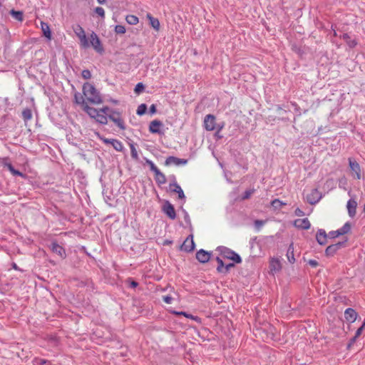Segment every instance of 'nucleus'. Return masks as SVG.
<instances>
[{
  "instance_id": "f257e3e1",
  "label": "nucleus",
  "mask_w": 365,
  "mask_h": 365,
  "mask_svg": "<svg viewBox=\"0 0 365 365\" xmlns=\"http://www.w3.org/2000/svg\"><path fill=\"white\" fill-rule=\"evenodd\" d=\"M75 102L81 106L82 109L96 122L106 125L108 123V115L112 111L108 106H104L101 109H96L87 105L83 98L81 96L80 93H76L74 95Z\"/></svg>"
},
{
  "instance_id": "f03ea898",
  "label": "nucleus",
  "mask_w": 365,
  "mask_h": 365,
  "mask_svg": "<svg viewBox=\"0 0 365 365\" xmlns=\"http://www.w3.org/2000/svg\"><path fill=\"white\" fill-rule=\"evenodd\" d=\"M81 96L83 98L85 102L88 103L99 105L103 103V98L100 92L95 88V86L87 82L83 86V95Z\"/></svg>"
},
{
  "instance_id": "7ed1b4c3",
  "label": "nucleus",
  "mask_w": 365,
  "mask_h": 365,
  "mask_svg": "<svg viewBox=\"0 0 365 365\" xmlns=\"http://www.w3.org/2000/svg\"><path fill=\"white\" fill-rule=\"evenodd\" d=\"M204 127L205 130L208 131H212L217 129V132H220L224 128V123H222V125H217L216 123L215 116L212 114H208L206 115L204 118Z\"/></svg>"
},
{
  "instance_id": "20e7f679",
  "label": "nucleus",
  "mask_w": 365,
  "mask_h": 365,
  "mask_svg": "<svg viewBox=\"0 0 365 365\" xmlns=\"http://www.w3.org/2000/svg\"><path fill=\"white\" fill-rule=\"evenodd\" d=\"M74 32L80 41L81 47H82L83 48H88L89 42L87 39V37H86V33H85V31L83 30V29L81 26L78 25L74 29Z\"/></svg>"
},
{
  "instance_id": "39448f33",
  "label": "nucleus",
  "mask_w": 365,
  "mask_h": 365,
  "mask_svg": "<svg viewBox=\"0 0 365 365\" xmlns=\"http://www.w3.org/2000/svg\"><path fill=\"white\" fill-rule=\"evenodd\" d=\"M91 46L93 49L99 53H102L104 51V48L101 44L100 38L93 31L90 34L89 46Z\"/></svg>"
},
{
  "instance_id": "423d86ee",
  "label": "nucleus",
  "mask_w": 365,
  "mask_h": 365,
  "mask_svg": "<svg viewBox=\"0 0 365 365\" xmlns=\"http://www.w3.org/2000/svg\"><path fill=\"white\" fill-rule=\"evenodd\" d=\"M346 241L347 240L328 246L325 250V255L327 257H333L339 250L345 247Z\"/></svg>"
},
{
  "instance_id": "0eeeda50",
  "label": "nucleus",
  "mask_w": 365,
  "mask_h": 365,
  "mask_svg": "<svg viewBox=\"0 0 365 365\" xmlns=\"http://www.w3.org/2000/svg\"><path fill=\"white\" fill-rule=\"evenodd\" d=\"M108 118L111 120L119 128L125 130V123L120 117V113L119 112L112 110L110 113L108 115Z\"/></svg>"
},
{
  "instance_id": "6e6552de",
  "label": "nucleus",
  "mask_w": 365,
  "mask_h": 365,
  "mask_svg": "<svg viewBox=\"0 0 365 365\" xmlns=\"http://www.w3.org/2000/svg\"><path fill=\"white\" fill-rule=\"evenodd\" d=\"M321 198L322 194L317 189H312L306 196L307 202L311 205L318 202Z\"/></svg>"
},
{
  "instance_id": "1a4fd4ad",
  "label": "nucleus",
  "mask_w": 365,
  "mask_h": 365,
  "mask_svg": "<svg viewBox=\"0 0 365 365\" xmlns=\"http://www.w3.org/2000/svg\"><path fill=\"white\" fill-rule=\"evenodd\" d=\"M181 250L185 252H192L195 250V242L192 235H189L181 245Z\"/></svg>"
},
{
  "instance_id": "9d476101",
  "label": "nucleus",
  "mask_w": 365,
  "mask_h": 365,
  "mask_svg": "<svg viewBox=\"0 0 365 365\" xmlns=\"http://www.w3.org/2000/svg\"><path fill=\"white\" fill-rule=\"evenodd\" d=\"M349 165L351 170L354 173V178L357 180L361 179V168L359 164L356 160L349 158Z\"/></svg>"
},
{
  "instance_id": "9b49d317",
  "label": "nucleus",
  "mask_w": 365,
  "mask_h": 365,
  "mask_svg": "<svg viewBox=\"0 0 365 365\" xmlns=\"http://www.w3.org/2000/svg\"><path fill=\"white\" fill-rule=\"evenodd\" d=\"M357 317V312L352 308H347L344 312L345 319L350 323L354 322Z\"/></svg>"
},
{
  "instance_id": "f8f14e48",
  "label": "nucleus",
  "mask_w": 365,
  "mask_h": 365,
  "mask_svg": "<svg viewBox=\"0 0 365 365\" xmlns=\"http://www.w3.org/2000/svg\"><path fill=\"white\" fill-rule=\"evenodd\" d=\"M187 163V160L185 159H180L174 156H170L167 158L165 160V165H185Z\"/></svg>"
},
{
  "instance_id": "ddd939ff",
  "label": "nucleus",
  "mask_w": 365,
  "mask_h": 365,
  "mask_svg": "<svg viewBox=\"0 0 365 365\" xmlns=\"http://www.w3.org/2000/svg\"><path fill=\"white\" fill-rule=\"evenodd\" d=\"M328 235L325 230L319 229L316 235V240L320 245H324L327 243Z\"/></svg>"
},
{
  "instance_id": "4468645a",
  "label": "nucleus",
  "mask_w": 365,
  "mask_h": 365,
  "mask_svg": "<svg viewBox=\"0 0 365 365\" xmlns=\"http://www.w3.org/2000/svg\"><path fill=\"white\" fill-rule=\"evenodd\" d=\"M223 255L225 257H226L229 259H231L236 263H240L242 262V259H241L240 256L232 250H225L223 252Z\"/></svg>"
},
{
  "instance_id": "2eb2a0df",
  "label": "nucleus",
  "mask_w": 365,
  "mask_h": 365,
  "mask_svg": "<svg viewBox=\"0 0 365 365\" xmlns=\"http://www.w3.org/2000/svg\"><path fill=\"white\" fill-rule=\"evenodd\" d=\"M356 207H357V202L354 199H350L347 202L346 207L348 210L349 215L351 217H354L356 215Z\"/></svg>"
},
{
  "instance_id": "dca6fc26",
  "label": "nucleus",
  "mask_w": 365,
  "mask_h": 365,
  "mask_svg": "<svg viewBox=\"0 0 365 365\" xmlns=\"http://www.w3.org/2000/svg\"><path fill=\"white\" fill-rule=\"evenodd\" d=\"M169 187H170L171 192L178 194L179 199H180V200L185 199V196L184 192L182 190L181 187L178 183H176V182L170 183Z\"/></svg>"
},
{
  "instance_id": "f3484780",
  "label": "nucleus",
  "mask_w": 365,
  "mask_h": 365,
  "mask_svg": "<svg viewBox=\"0 0 365 365\" xmlns=\"http://www.w3.org/2000/svg\"><path fill=\"white\" fill-rule=\"evenodd\" d=\"M163 126L161 121L154 120L150 122L149 125V131L151 133H160V128Z\"/></svg>"
},
{
  "instance_id": "a211bd4d",
  "label": "nucleus",
  "mask_w": 365,
  "mask_h": 365,
  "mask_svg": "<svg viewBox=\"0 0 365 365\" xmlns=\"http://www.w3.org/2000/svg\"><path fill=\"white\" fill-rule=\"evenodd\" d=\"M197 259L201 263L207 262L210 258V254L204 250H200L196 253Z\"/></svg>"
},
{
  "instance_id": "6ab92c4d",
  "label": "nucleus",
  "mask_w": 365,
  "mask_h": 365,
  "mask_svg": "<svg viewBox=\"0 0 365 365\" xmlns=\"http://www.w3.org/2000/svg\"><path fill=\"white\" fill-rule=\"evenodd\" d=\"M164 212L172 220L176 217V213L174 207L168 202L163 207Z\"/></svg>"
},
{
  "instance_id": "aec40b11",
  "label": "nucleus",
  "mask_w": 365,
  "mask_h": 365,
  "mask_svg": "<svg viewBox=\"0 0 365 365\" xmlns=\"http://www.w3.org/2000/svg\"><path fill=\"white\" fill-rule=\"evenodd\" d=\"M51 250L62 258L66 257L64 249L55 242L51 244Z\"/></svg>"
},
{
  "instance_id": "412c9836",
  "label": "nucleus",
  "mask_w": 365,
  "mask_h": 365,
  "mask_svg": "<svg viewBox=\"0 0 365 365\" xmlns=\"http://www.w3.org/2000/svg\"><path fill=\"white\" fill-rule=\"evenodd\" d=\"M269 268H270V271L272 273L279 272L282 268L280 261L277 258L271 259V260L269 262Z\"/></svg>"
},
{
  "instance_id": "4be33fe9",
  "label": "nucleus",
  "mask_w": 365,
  "mask_h": 365,
  "mask_svg": "<svg viewBox=\"0 0 365 365\" xmlns=\"http://www.w3.org/2000/svg\"><path fill=\"white\" fill-rule=\"evenodd\" d=\"M146 17L149 20L150 26L155 31H158L160 26L159 20L156 18H154L150 14H147Z\"/></svg>"
},
{
  "instance_id": "5701e85b",
  "label": "nucleus",
  "mask_w": 365,
  "mask_h": 365,
  "mask_svg": "<svg viewBox=\"0 0 365 365\" xmlns=\"http://www.w3.org/2000/svg\"><path fill=\"white\" fill-rule=\"evenodd\" d=\"M41 30L43 33V35L48 39L50 40L51 38V32L50 27H49L48 24L46 23H44L43 21H41Z\"/></svg>"
},
{
  "instance_id": "b1692460",
  "label": "nucleus",
  "mask_w": 365,
  "mask_h": 365,
  "mask_svg": "<svg viewBox=\"0 0 365 365\" xmlns=\"http://www.w3.org/2000/svg\"><path fill=\"white\" fill-rule=\"evenodd\" d=\"M311 224L307 218L298 219V229L308 230L310 228Z\"/></svg>"
},
{
  "instance_id": "393cba45",
  "label": "nucleus",
  "mask_w": 365,
  "mask_h": 365,
  "mask_svg": "<svg viewBox=\"0 0 365 365\" xmlns=\"http://www.w3.org/2000/svg\"><path fill=\"white\" fill-rule=\"evenodd\" d=\"M287 257L289 260V262L292 264L294 263L295 258H294V245L292 243L287 250Z\"/></svg>"
},
{
  "instance_id": "a878e982",
  "label": "nucleus",
  "mask_w": 365,
  "mask_h": 365,
  "mask_svg": "<svg viewBox=\"0 0 365 365\" xmlns=\"http://www.w3.org/2000/svg\"><path fill=\"white\" fill-rule=\"evenodd\" d=\"M155 180L158 184H165L166 182V177L160 170L155 173Z\"/></svg>"
},
{
  "instance_id": "bb28decb",
  "label": "nucleus",
  "mask_w": 365,
  "mask_h": 365,
  "mask_svg": "<svg viewBox=\"0 0 365 365\" xmlns=\"http://www.w3.org/2000/svg\"><path fill=\"white\" fill-rule=\"evenodd\" d=\"M4 166L8 168V170L13 175H18L24 178L25 175L21 173L20 171L14 169L11 163H5Z\"/></svg>"
},
{
  "instance_id": "cd10ccee",
  "label": "nucleus",
  "mask_w": 365,
  "mask_h": 365,
  "mask_svg": "<svg viewBox=\"0 0 365 365\" xmlns=\"http://www.w3.org/2000/svg\"><path fill=\"white\" fill-rule=\"evenodd\" d=\"M341 38L346 42V43L350 48H354L357 44L355 40H351V38L348 34H344L341 36Z\"/></svg>"
},
{
  "instance_id": "c85d7f7f",
  "label": "nucleus",
  "mask_w": 365,
  "mask_h": 365,
  "mask_svg": "<svg viewBox=\"0 0 365 365\" xmlns=\"http://www.w3.org/2000/svg\"><path fill=\"white\" fill-rule=\"evenodd\" d=\"M110 144L113 147V148L117 151H122L123 149V143L116 139H111Z\"/></svg>"
},
{
  "instance_id": "c756f323",
  "label": "nucleus",
  "mask_w": 365,
  "mask_h": 365,
  "mask_svg": "<svg viewBox=\"0 0 365 365\" xmlns=\"http://www.w3.org/2000/svg\"><path fill=\"white\" fill-rule=\"evenodd\" d=\"M10 14L13 18H14L15 19H16L19 21H22L24 20V14H23L22 11H15V10L12 9L10 11Z\"/></svg>"
},
{
  "instance_id": "7c9ffc66",
  "label": "nucleus",
  "mask_w": 365,
  "mask_h": 365,
  "mask_svg": "<svg viewBox=\"0 0 365 365\" xmlns=\"http://www.w3.org/2000/svg\"><path fill=\"white\" fill-rule=\"evenodd\" d=\"M125 21L130 25H136L139 22L138 18L135 15H128L125 17Z\"/></svg>"
},
{
  "instance_id": "2f4dec72",
  "label": "nucleus",
  "mask_w": 365,
  "mask_h": 365,
  "mask_svg": "<svg viewBox=\"0 0 365 365\" xmlns=\"http://www.w3.org/2000/svg\"><path fill=\"white\" fill-rule=\"evenodd\" d=\"M351 228V225L350 222H346L342 227L339 229V232H340V235H343L345 234H347L350 232Z\"/></svg>"
},
{
  "instance_id": "473e14b6",
  "label": "nucleus",
  "mask_w": 365,
  "mask_h": 365,
  "mask_svg": "<svg viewBox=\"0 0 365 365\" xmlns=\"http://www.w3.org/2000/svg\"><path fill=\"white\" fill-rule=\"evenodd\" d=\"M22 118L25 122L32 118V112L29 108H25L22 111Z\"/></svg>"
},
{
  "instance_id": "72a5a7b5",
  "label": "nucleus",
  "mask_w": 365,
  "mask_h": 365,
  "mask_svg": "<svg viewBox=\"0 0 365 365\" xmlns=\"http://www.w3.org/2000/svg\"><path fill=\"white\" fill-rule=\"evenodd\" d=\"M130 155H131L132 158L135 160H138L139 157H138V152H137V150H136L135 145L133 144H130Z\"/></svg>"
},
{
  "instance_id": "f704fd0d",
  "label": "nucleus",
  "mask_w": 365,
  "mask_h": 365,
  "mask_svg": "<svg viewBox=\"0 0 365 365\" xmlns=\"http://www.w3.org/2000/svg\"><path fill=\"white\" fill-rule=\"evenodd\" d=\"M146 110H147V106L145 104L143 103V104H140L138 107V109L136 110V113L138 115H143L146 112Z\"/></svg>"
},
{
  "instance_id": "c9c22d12",
  "label": "nucleus",
  "mask_w": 365,
  "mask_h": 365,
  "mask_svg": "<svg viewBox=\"0 0 365 365\" xmlns=\"http://www.w3.org/2000/svg\"><path fill=\"white\" fill-rule=\"evenodd\" d=\"M217 263H218V266L217 267V270L219 272H222L225 271V265H224V262L222 260V259H220V257H217L216 259Z\"/></svg>"
},
{
  "instance_id": "e433bc0d",
  "label": "nucleus",
  "mask_w": 365,
  "mask_h": 365,
  "mask_svg": "<svg viewBox=\"0 0 365 365\" xmlns=\"http://www.w3.org/2000/svg\"><path fill=\"white\" fill-rule=\"evenodd\" d=\"M173 313L176 315H183L184 317H185L187 318L192 319L195 321H197V319H198L197 317L192 316V315L187 314L186 312H174Z\"/></svg>"
},
{
  "instance_id": "4c0bfd02",
  "label": "nucleus",
  "mask_w": 365,
  "mask_h": 365,
  "mask_svg": "<svg viewBox=\"0 0 365 365\" xmlns=\"http://www.w3.org/2000/svg\"><path fill=\"white\" fill-rule=\"evenodd\" d=\"M126 31V29L124 26L122 25H116L115 27V32L118 34H124Z\"/></svg>"
},
{
  "instance_id": "58836bf2",
  "label": "nucleus",
  "mask_w": 365,
  "mask_h": 365,
  "mask_svg": "<svg viewBox=\"0 0 365 365\" xmlns=\"http://www.w3.org/2000/svg\"><path fill=\"white\" fill-rule=\"evenodd\" d=\"M145 87L144 85L142 83H138L134 89V91L135 93L139 94L144 90Z\"/></svg>"
},
{
  "instance_id": "ea45409f",
  "label": "nucleus",
  "mask_w": 365,
  "mask_h": 365,
  "mask_svg": "<svg viewBox=\"0 0 365 365\" xmlns=\"http://www.w3.org/2000/svg\"><path fill=\"white\" fill-rule=\"evenodd\" d=\"M146 163L149 165L150 170H152L154 173L160 170L151 160H147Z\"/></svg>"
},
{
  "instance_id": "a19ab883",
  "label": "nucleus",
  "mask_w": 365,
  "mask_h": 365,
  "mask_svg": "<svg viewBox=\"0 0 365 365\" xmlns=\"http://www.w3.org/2000/svg\"><path fill=\"white\" fill-rule=\"evenodd\" d=\"M328 235V237L331 238V239H334V238H336L339 236H340V232H339V230H335V231H331L329 232V234H327Z\"/></svg>"
},
{
  "instance_id": "79ce46f5",
  "label": "nucleus",
  "mask_w": 365,
  "mask_h": 365,
  "mask_svg": "<svg viewBox=\"0 0 365 365\" xmlns=\"http://www.w3.org/2000/svg\"><path fill=\"white\" fill-rule=\"evenodd\" d=\"M271 205L274 207H282L284 204L282 203L279 200L275 199L272 201Z\"/></svg>"
},
{
  "instance_id": "37998d69",
  "label": "nucleus",
  "mask_w": 365,
  "mask_h": 365,
  "mask_svg": "<svg viewBox=\"0 0 365 365\" xmlns=\"http://www.w3.org/2000/svg\"><path fill=\"white\" fill-rule=\"evenodd\" d=\"M95 12L102 18L105 17V11L102 7H96L95 9Z\"/></svg>"
},
{
  "instance_id": "c03bdc74",
  "label": "nucleus",
  "mask_w": 365,
  "mask_h": 365,
  "mask_svg": "<svg viewBox=\"0 0 365 365\" xmlns=\"http://www.w3.org/2000/svg\"><path fill=\"white\" fill-rule=\"evenodd\" d=\"M255 192V190L252 189V190H246L244 193V195L242 197V199L243 200H246V199H248L250 197V196L254 193Z\"/></svg>"
},
{
  "instance_id": "a18cd8bd",
  "label": "nucleus",
  "mask_w": 365,
  "mask_h": 365,
  "mask_svg": "<svg viewBox=\"0 0 365 365\" xmlns=\"http://www.w3.org/2000/svg\"><path fill=\"white\" fill-rule=\"evenodd\" d=\"M81 76L84 79H90L91 78V73L89 70H83Z\"/></svg>"
},
{
  "instance_id": "49530a36",
  "label": "nucleus",
  "mask_w": 365,
  "mask_h": 365,
  "mask_svg": "<svg viewBox=\"0 0 365 365\" xmlns=\"http://www.w3.org/2000/svg\"><path fill=\"white\" fill-rule=\"evenodd\" d=\"M96 136L106 144H110L111 139L106 138L101 136L98 133H96Z\"/></svg>"
},
{
  "instance_id": "de8ad7c7",
  "label": "nucleus",
  "mask_w": 365,
  "mask_h": 365,
  "mask_svg": "<svg viewBox=\"0 0 365 365\" xmlns=\"http://www.w3.org/2000/svg\"><path fill=\"white\" fill-rule=\"evenodd\" d=\"M307 263L312 267H316L319 265L318 262L315 259H309L308 260Z\"/></svg>"
},
{
  "instance_id": "09e8293b",
  "label": "nucleus",
  "mask_w": 365,
  "mask_h": 365,
  "mask_svg": "<svg viewBox=\"0 0 365 365\" xmlns=\"http://www.w3.org/2000/svg\"><path fill=\"white\" fill-rule=\"evenodd\" d=\"M364 329V328L362 326H361L355 333V338H358L361 334Z\"/></svg>"
},
{
  "instance_id": "8fccbe9b",
  "label": "nucleus",
  "mask_w": 365,
  "mask_h": 365,
  "mask_svg": "<svg viewBox=\"0 0 365 365\" xmlns=\"http://www.w3.org/2000/svg\"><path fill=\"white\" fill-rule=\"evenodd\" d=\"M163 299L166 304H170L173 300V298L170 296H164Z\"/></svg>"
},
{
  "instance_id": "3c124183",
  "label": "nucleus",
  "mask_w": 365,
  "mask_h": 365,
  "mask_svg": "<svg viewBox=\"0 0 365 365\" xmlns=\"http://www.w3.org/2000/svg\"><path fill=\"white\" fill-rule=\"evenodd\" d=\"M234 267V264H232V263H230V264H227V265L225 267V269H224L225 271L223 272V273H226V272H227L229 271L230 268V267Z\"/></svg>"
},
{
  "instance_id": "603ef678",
  "label": "nucleus",
  "mask_w": 365,
  "mask_h": 365,
  "mask_svg": "<svg viewBox=\"0 0 365 365\" xmlns=\"http://www.w3.org/2000/svg\"><path fill=\"white\" fill-rule=\"evenodd\" d=\"M150 111L152 114L155 113L156 112V107L155 105L152 104L150 107Z\"/></svg>"
},
{
  "instance_id": "864d4df0",
  "label": "nucleus",
  "mask_w": 365,
  "mask_h": 365,
  "mask_svg": "<svg viewBox=\"0 0 365 365\" xmlns=\"http://www.w3.org/2000/svg\"><path fill=\"white\" fill-rule=\"evenodd\" d=\"M357 338H355V335L350 339V341L348 344V348H349L356 340Z\"/></svg>"
},
{
  "instance_id": "5fc2aeb1",
  "label": "nucleus",
  "mask_w": 365,
  "mask_h": 365,
  "mask_svg": "<svg viewBox=\"0 0 365 365\" xmlns=\"http://www.w3.org/2000/svg\"><path fill=\"white\" fill-rule=\"evenodd\" d=\"M255 225H256V226H257V227H261V226H262V225H264V222H263V221H262V220H256V221L255 222Z\"/></svg>"
},
{
  "instance_id": "6e6d98bb",
  "label": "nucleus",
  "mask_w": 365,
  "mask_h": 365,
  "mask_svg": "<svg viewBox=\"0 0 365 365\" xmlns=\"http://www.w3.org/2000/svg\"><path fill=\"white\" fill-rule=\"evenodd\" d=\"M137 286H138V283H137L136 282H135V281H132V282H130V287H132L135 288V287H136Z\"/></svg>"
},
{
  "instance_id": "4d7b16f0",
  "label": "nucleus",
  "mask_w": 365,
  "mask_h": 365,
  "mask_svg": "<svg viewBox=\"0 0 365 365\" xmlns=\"http://www.w3.org/2000/svg\"><path fill=\"white\" fill-rule=\"evenodd\" d=\"M12 267H13V269H14L16 270H19V269L16 263H13L12 264Z\"/></svg>"
},
{
  "instance_id": "13d9d810",
  "label": "nucleus",
  "mask_w": 365,
  "mask_h": 365,
  "mask_svg": "<svg viewBox=\"0 0 365 365\" xmlns=\"http://www.w3.org/2000/svg\"><path fill=\"white\" fill-rule=\"evenodd\" d=\"M297 212H298V216L304 215V212L302 210H300L299 208L297 210Z\"/></svg>"
},
{
  "instance_id": "bf43d9fd",
  "label": "nucleus",
  "mask_w": 365,
  "mask_h": 365,
  "mask_svg": "<svg viewBox=\"0 0 365 365\" xmlns=\"http://www.w3.org/2000/svg\"><path fill=\"white\" fill-rule=\"evenodd\" d=\"M97 1H98V2L99 4H104V3H105V1H106V0H97Z\"/></svg>"
},
{
  "instance_id": "052dcab7",
  "label": "nucleus",
  "mask_w": 365,
  "mask_h": 365,
  "mask_svg": "<svg viewBox=\"0 0 365 365\" xmlns=\"http://www.w3.org/2000/svg\"><path fill=\"white\" fill-rule=\"evenodd\" d=\"M361 326H362L364 328H365V317H364V322H363V323H362Z\"/></svg>"
},
{
  "instance_id": "680f3d73",
  "label": "nucleus",
  "mask_w": 365,
  "mask_h": 365,
  "mask_svg": "<svg viewBox=\"0 0 365 365\" xmlns=\"http://www.w3.org/2000/svg\"><path fill=\"white\" fill-rule=\"evenodd\" d=\"M293 224H294V225L297 226V225H298V222H297V220H295V221H294Z\"/></svg>"
},
{
  "instance_id": "e2e57ef3",
  "label": "nucleus",
  "mask_w": 365,
  "mask_h": 365,
  "mask_svg": "<svg viewBox=\"0 0 365 365\" xmlns=\"http://www.w3.org/2000/svg\"><path fill=\"white\" fill-rule=\"evenodd\" d=\"M293 224H294V225L297 226V225H298V222H297V220H295V221H294Z\"/></svg>"
}]
</instances>
